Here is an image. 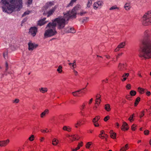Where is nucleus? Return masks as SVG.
<instances>
[{"mask_svg":"<svg viewBox=\"0 0 151 151\" xmlns=\"http://www.w3.org/2000/svg\"><path fill=\"white\" fill-rule=\"evenodd\" d=\"M56 8L55 7L52 8L51 9L47 12H45L44 11L43 13V14L44 15H47V17H48L52 15L54 12L55 11Z\"/></svg>","mask_w":151,"mask_h":151,"instance_id":"obj_8","label":"nucleus"},{"mask_svg":"<svg viewBox=\"0 0 151 151\" xmlns=\"http://www.w3.org/2000/svg\"><path fill=\"white\" fill-rule=\"evenodd\" d=\"M145 111H147V109H146L145 110H144L141 112L140 116V117L141 118H142L144 115L145 113Z\"/></svg>","mask_w":151,"mask_h":151,"instance_id":"obj_41","label":"nucleus"},{"mask_svg":"<svg viewBox=\"0 0 151 151\" xmlns=\"http://www.w3.org/2000/svg\"><path fill=\"white\" fill-rule=\"evenodd\" d=\"M141 21L144 25H151V11L147 12L143 15L141 19Z\"/></svg>","mask_w":151,"mask_h":151,"instance_id":"obj_5","label":"nucleus"},{"mask_svg":"<svg viewBox=\"0 0 151 151\" xmlns=\"http://www.w3.org/2000/svg\"><path fill=\"white\" fill-rule=\"evenodd\" d=\"M28 49L29 50H33L34 49L36 48L38 46V45L35 43H33L31 42H30L28 43Z\"/></svg>","mask_w":151,"mask_h":151,"instance_id":"obj_9","label":"nucleus"},{"mask_svg":"<svg viewBox=\"0 0 151 151\" xmlns=\"http://www.w3.org/2000/svg\"><path fill=\"white\" fill-rule=\"evenodd\" d=\"M126 88L127 89H130L131 88V85L129 84H127L126 86Z\"/></svg>","mask_w":151,"mask_h":151,"instance_id":"obj_55","label":"nucleus"},{"mask_svg":"<svg viewBox=\"0 0 151 151\" xmlns=\"http://www.w3.org/2000/svg\"><path fill=\"white\" fill-rule=\"evenodd\" d=\"M140 98L139 97H137L136 99L135 102H134V106H136L138 104L139 102L140 101Z\"/></svg>","mask_w":151,"mask_h":151,"instance_id":"obj_32","label":"nucleus"},{"mask_svg":"<svg viewBox=\"0 0 151 151\" xmlns=\"http://www.w3.org/2000/svg\"><path fill=\"white\" fill-rule=\"evenodd\" d=\"M83 145V142H81L80 143H78L77 147H76L75 149H72V151H76L78 150L79 149L80 147H82Z\"/></svg>","mask_w":151,"mask_h":151,"instance_id":"obj_26","label":"nucleus"},{"mask_svg":"<svg viewBox=\"0 0 151 151\" xmlns=\"http://www.w3.org/2000/svg\"><path fill=\"white\" fill-rule=\"evenodd\" d=\"M99 137L101 139H104L107 137V134L104 133L103 134L99 135Z\"/></svg>","mask_w":151,"mask_h":151,"instance_id":"obj_39","label":"nucleus"},{"mask_svg":"<svg viewBox=\"0 0 151 151\" xmlns=\"http://www.w3.org/2000/svg\"><path fill=\"white\" fill-rule=\"evenodd\" d=\"M151 36V31L146 30L144 33V38L141 41L139 56L145 59L151 58V40H150Z\"/></svg>","mask_w":151,"mask_h":151,"instance_id":"obj_1","label":"nucleus"},{"mask_svg":"<svg viewBox=\"0 0 151 151\" xmlns=\"http://www.w3.org/2000/svg\"><path fill=\"white\" fill-rule=\"evenodd\" d=\"M132 129L133 131H135L136 129L135 125H133L132 126Z\"/></svg>","mask_w":151,"mask_h":151,"instance_id":"obj_57","label":"nucleus"},{"mask_svg":"<svg viewBox=\"0 0 151 151\" xmlns=\"http://www.w3.org/2000/svg\"><path fill=\"white\" fill-rule=\"evenodd\" d=\"M35 139V136L33 135H32L28 139L30 141H33Z\"/></svg>","mask_w":151,"mask_h":151,"instance_id":"obj_42","label":"nucleus"},{"mask_svg":"<svg viewBox=\"0 0 151 151\" xmlns=\"http://www.w3.org/2000/svg\"><path fill=\"white\" fill-rule=\"evenodd\" d=\"M136 94V92L135 91H131L130 92V94L131 96H135Z\"/></svg>","mask_w":151,"mask_h":151,"instance_id":"obj_44","label":"nucleus"},{"mask_svg":"<svg viewBox=\"0 0 151 151\" xmlns=\"http://www.w3.org/2000/svg\"><path fill=\"white\" fill-rule=\"evenodd\" d=\"M145 89L139 87L138 88V91L141 94H143L145 92Z\"/></svg>","mask_w":151,"mask_h":151,"instance_id":"obj_31","label":"nucleus"},{"mask_svg":"<svg viewBox=\"0 0 151 151\" xmlns=\"http://www.w3.org/2000/svg\"><path fill=\"white\" fill-rule=\"evenodd\" d=\"M129 129L127 124L126 122H123L122 127H121V129L124 131L127 130Z\"/></svg>","mask_w":151,"mask_h":151,"instance_id":"obj_21","label":"nucleus"},{"mask_svg":"<svg viewBox=\"0 0 151 151\" xmlns=\"http://www.w3.org/2000/svg\"><path fill=\"white\" fill-rule=\"evenodd\" d=\"M149 133V131L148 130H145L144 131V134L145 135H148Z\"/></svg>","mask_w":151,"mask_h":151,"instance_id":"obj_53","label":"nucleus"},{"mask_svg":"<svg viewBox=\"0 0 151 151\" xmlns=\"http://www.w3.org/2000/svg\"><path fill=\"white\" fill-rule=\"evenodd\" d=\"M134 114H133L132 116H131L129 117V119L131 122H132L133 121V117L134 116Z\"/></svg>","mask_w":151,"mask_h":151,"instance_id":"obj_46","label":"nucleus"},{"mask_svg":"<svg viewBox=\"0 0 151 151\" xmlns=\"http://www.w3.org/2000/svg\"><path fill=\"white\" fill-rule=\"evenodd\" d=\"M93 122L94 125L95 127H98L99 126V122Z\"/></svg>","mask_w":151,"mask_h":151,"instance_id":"obj_47","label":"nucleus"},{"mask_svg":"<svg viewBox=\"0 0 151 151\" xmlns=\"http://www.w3.org/2000/svg\"><path fill=\"white\" fill-rule=\"evenodd\" d=\"M78 122L80 124V126H81V125H82L83 124V123L82 121H81L80 120L78 121Z\"/></svg>","mask_w":151,"mask_h":151,"instance_id":"obj_62","label":"nucleus"},{"mask_svg":"<svg viewBox=\"0 0 151 151\" xmlns=\"http://www.w3.org/2000/svg\"><path fill=\"white\" fill-rule=\"evenodd\" d=\"M92 4V1L91 0H88V1L87 4V7L89 8L91 6Z\"/></svg>","mask_w":151,"mask_h":151,"instance_id":"obj_37","label":"nucleus"},{"mask_svg":"<svg viewBox=\"0 0 151 151\" xmlns=\"http://www.w3.org/2000/svg\"><path fill=\"white\" fill-rule=\"evenodd\" d=\"M56 119V117L55 116H53L52 117V118H51L50 120H51L52 121H54Z\"/></svg>","mask_w":151,"mask_h":151,"instance_id":"obj_61","label":"nucleus"},{"mask_svg":"<svg viewBox=\"0 0 151 151\" xmlns=\"http://www.w3.org/2000/svg\"><path fill=\"white\" fill-rule=\"evenodd\" d=\"M123 54V53H119L118 54V55L116 56V61H117L118 59L122 56V55Z\"/></svg>","mask_w":151,"mask_h":151,"instance_id":"obj_48","label":"nucleus"},{"mask_svg":"<svg viewBox=\"0 0 151 151\" xmlns=\"http://www.w3.org/2000/svg\"><path fill=\"white\" fill-rule=\"evenodd\" d=\"M65 19L62 17H59L55 19L52 22L49 23L46 27V29L44 34L45 37H50L56 35L57 31L56 27L57 24L58 29L63 28L65 25Z\"/></svg>","mask_w":151,"mask_h":151,"instance_id":"obj_2","label":"nucleus"},{"mask_svg":"<svg viewBox=\"0 0 151 151\" xmlns=\"http://www.w3.org/2000/svg\"><path fill=\"white\" fill-rule=\"evenodd\" d=\"M146 94L147 96H149L150 95L151 93L150 91H147L146 92Z\"/></svg>","mask_w":151,"mask_h":151,"instance_id":"obj_59","label":"nucleus"},{"mask_svg":"<svg viewBox=\"0 0 151 151\" xmlns=\"http://www.w3.org/2000/svg\"><path fill=\"white\" fill-rule=\"evenodd\" d=\"M46 18H44L43 19L40 20L38 22L37 24L38 25L41 26L45 24L46 22L45 21Z\"/></svg>","mask_w":151,"mask_h":151,"instance_id":"obj_24","label":"nucleus"},{"mask_svg":"<svg viewBox=\"0 0 151 151\" xmlns=\"http://www.w3.org/2000/svg\"><path fill=\"white\" fill-rule=\"evenodd\" d=\"M109 133L111 138L113 139H115L116 138V134L112 130L110 131Z\"/></svg>","mask_w":151,"mask_h":151,"instance_id":"obj_28","label":"nucleus"},{"mask_svg":"<svg viewBox=\"0 0 151 151\" xmlns=\"http://www.w3.org/2000/svg\"><path fill=\"white\" fill-rule=\"evenodd\" d=\"M38 32L37 28L36 27H32L29 30V33L32 37L35 36Z\"/></svg>","mask_w":151,"mask_h":151,"instance_id":"obj_6","label":"nucleus"},{"mask_svg":"<svg viewBox=\"0 0 151 151\" xmlns=\"http://www.w3.org/2000/svg\"><path fill=\"white\" fill-rule=\"evenodd\" d=\"M26 3L27 4L29 5L31 4L32 2V0H25Z\"/></svg>","mask_w":151,"mask_h":151,"instance_id":"obj_45","label":"nucleus"},{"mask_svg":"<svg viewBox=\"0 0 151 151\" xmlns=\"http://www.w3.org/2000/svg\"><path fill=\"white\" fill-rule=\"evenodd\" d=\"M100 119V116H97L93 119L92 122H98Z\"/></svg>","mask_w":151,"mask_h":151,"instance_id":"obj_33","label":"nucleus"},{"mask_svg":"<svg viewBox=\"0 0 151 151\" xmlns=\"http://www.w3.org/2000/svg\"><path fill=\"white\" fill-rule=\"evenodd\" d=\"M63 130L68 132H70L71 130V128L70 127L65 126L63 127Z\"/></svg>","mask_w":151,"mask_h":151,"instance_id":"obj_29","label":"nucleus"},{"mask_svg":"<svg viewBox=\"0 0 151 151\" xmlns=\"http://www.w3.org/2000/svg\"><path fill=\"white\" fill-rule=\"evenodd\" d=\"M116 9H117V10H119V8L118 7H117V6L115 5L114 6H112L110 8L109 10H112Z\"/></svg>","mask_w":151,"mask_h":151,"instance_id":"obj_40","label":"nucleus"},{"mask_svg":"<svg viewBox=\"0 0 151 151\" xmlns=\"http://www.w3.org/2000/svg\"><path fill=\"white\" fill-rule=\"evenodd\" d=\"M87 104V101H85L82 104L81 106L80 107V109L81 110V113L82 115H84V109L85 108V106Z\"/></svg>","mask_w":151,"mask_h":151,"instance_id":"obj_17","label":"nucleus"},{"mask_svg":"<svg viewBox=\"0 0 151 151\" xmlns=\"http://www.w3.org/2000/svg\"><path fill=\"white\" fill-rule=\"evenodd\" d=\"M7 54L8 52L7 51H5L4 52L3 56L5 59H6V58H7Z\"/></svg>","mask_w":151,"mask_h":151,"instance_id":"obj_49","label":"nucleus"},{"mask_svg":"<svg viewBox=\"0 0 151 151\" xmlns=\"http://www.w3.org/2000/svg\"><path fill=\"white\" fill-rule=\"evenodd\" d=\"M129 75V74L128 73H124L121 78V81L122 82H124L125 81Z\"/></svg>","mask_w":151,"mask_h":151,"instance_id":"obj_20","label":"nucleus"},{"mask_svg":"<svg viewBox=\"0 0 151 151\" xmlns=\"http://www.w3.org/2000/svg\"><path fill=\"white\" fill-rule=\"evenodd\" d=\"M108 79H106L105 80H103L102 81V83H106L108 82Z\"/></svg>","mask_w":151,"mask_h":151,"instance_id":"obj_58","label":"nucleus"},{"mask_svg":"<svg viewBox=\"0 0 151 151\" xmlns=\"http://www.w3.org/2000/svg\"><path fill=\"white\" fill-rule=\"evenodd\" d=\"M126 98L127 99L130 100V98H131L130 96L129 95L126 96Z\"/></svg>","mask_w":151,"mask_h":151,"instance_id":"obj_63","label":"nucleus"},{"mask_svg":"<svg viewBox=\"0 0 151 151\" xmlns=\"http://www.w3.org/2000/svg\"><path fill=\"white\" fill-rule=\"evenodd\" d=\"M105 109L107 111H109L111 110L110 105L109 104H106L104 106Z\"/></svg>","mask_w":151,"mask_h":151,"instance_id":"obj_30","label":"nucleus"},{"mask_svg":"<svg viewBox=\"0 0 151 151\" xmlns=\"http://www.w3.org/2000/svg\"><path fill=\"white\" fill-rule=\"evenodd\" d=\"M93 101V99L91 98V99L88 103V104L89 105L91 104L92 103Z\"/></svg>","mask_w":151,"mask_h":151,"instance_id":"obj_60","label":"nucleus"},{"mask_svg":"<svg viewBox=\"0 0 151 151\" xmlns=\"http://www.w3.org/2000/svg\"><path fill=\"white\" fill-rule=\"evenodd\" d=\"M52 144L54 145H56L58 144V141L56 139H54L52 140Z\"/></svg>","mask_w":151,"mask_h":151,"instance_id":"obj_34","label":"nucleus"},{"mask_svg":"<svg viewBox=\"0 0 151 151\" xmlns=\"http://www.w3.org/2000/svg\"><path fill=\"white\" fill-rule=\"evenodd\" d=\"M19 102V100L18 99H15L13 101V103H17Z\"/></svg>","mask_w":151,"mask_h":151,"instance_id":"obj_56","label":"nucleus"},{"mask_svg":"<svg viewBox=\"0 0 151 151\" xmlns=\"http://www.w3.org/2000/svg\"><path fill=\"white\" fill-rule=\"evenodd\" d=\"M80 126H80V124H79V123L78 122H77L76 123H75V127L76 128H78L79 127H80Z\"/></svg>","mask_w":151,"mask_h":151,"instance_id":"obj_54","label":"nucleus"},{"mask_svg":"<svg viewBox=\"0 0 151 151\" xmlns=\"http://www.w3.org/2000/svg\"><path fill=\"white\" fill-rule=\"evenodd\" d=\"M92 142H88L86 144V148L88 149L90 148L91 145L92 144Z\"/></svg>","mask_w":151,"mask_h":151,"instance_id":"obj_43","label":"nucleus"},{"mask_svg":"<svg viewBox=\"0 0 151 151\" xmlns=\"http://www.w3.org/2000/svg\"><path fill=\"white\" fill-rule=\"evenodd\" d=\"M77 0H71V1L69 3V4L68 5L67 7H69L70 6H72L74 3Z\"/></svg>","mask_w":151,"mask_h":151,"instance_id":"obj_36","label":"nucleus"},{"mask_svg":"<svg viewBox=\"0 0 151 151\" xmlns=\"http://www.w3.org/2000/svg\"><path fill=\"white\" fill-rule=\"evenodd\" d=\"M39 89L40 92L42 93H46L48 90V89L47 87H42L40 88Z\"/></svg>","mask_w":151,"mask_h":151,"instance_id":"obj_23","label":"nucleus"},{"mask_svg":"<svg viewBox=\"0 0 151 151\" xmlns=\"http://www.w3.org/2000/svg\"><path fill=\"white\" fill-rule=\"evenodd\" d=\"M87 13V12L81 9V10L80 11V12L78 14H79L81 16H83L86 14Z\"/></svg>","mask_w":151,"mask_h":151,"instance_id":"obj_38","label":"nucleus"},{"mask_svg":"<svg viewBox=\"0 0 151 151\" xmlns=\"http://www.w3.org/2000/svg\"><path fill=\"white\" fill-rule=\"evenodd\" d=\"M81 10V6L79 5L76 6L71 11H69L65 14H64V19L66 21L71 18H75L77 14H79L80 11Z\"/></svg>","mask_w":151,"mask_h":151,"instance_id":"obj_4","label":"nucleus"},{"mask_svg":"<svg viewBox=\"0 0 151 151\" xmlns=\"http://www.w3.org/2000/svg\"><path fill=\"white\" fill-rule=\"evenodd\" d=\"M67 137H69L71 142H73L76 140H78L79 139V137L77 134L70 135H68Z\"/></svg>","mask_w":151,"mask_h":151,"instance_id":"obj_12","label":"nucleus"},{"mask_svg":"<svg viewBox=\"0 0 151 151\" xmlns=\"http://www.w3.org/2000/svg\"><path fill=\"white\" fill-rule=\"evenodd\" d=\"M124 8L126 10H128L129 9L130 7V4L129 3H126L124 5Z\"/></svg>","mask_w":151,"mask_h":151,"instance_id":"obj_35","label":"nucleus"},{"mask_svg":"<svg viewBox=\"0 0 151 151\" xmlns=\"http://www.w3.org/2000/svg\"><path fill=\"white\" fill-rule=\"evenodd\" d=\"M125 45V42H122L120 43L117 46V47L115 49V51L117 52L119 51L120 49L124 47Z\"/></svg>","mask_w":151,"mask_h":151,"instance_id":"obj_16","label":"nucleus"},{"mask_svg":"<svg viewBox=\"0 0 151 151\" xmlns=\"http://www.w3.org/2000/svg\"><path fill=\"white\" fill-rule=\"evenodd\" d=\"M76 60H74L73 63H68V65L70 66L71 68L73 70L76 67Z\"/></svg>","mask_w":151,"mask_h":151,"instance_id":"obj_22","label":"nucleus"},{"mask_svg":"<svg viewBox=\"0 0 151 151\" xmlns=\"http://www.w3.org/2000/svg\"><path fill=\"white\" fill-rule=\"evenodd\" d=\"M10 142V140L7 139L5 140L0 141V147H5Z\"/></svg>","mask_w":151,"mask_h":151,"instance_id":"obj_11","label":"nucleus"},{"mask_svg":"<svg viewBox=\"0 0 151 151\" xmlns=\"http://www.w3.org/2000/svg\"><path fill=\"white\" fill-rule=\"evenodd\" d=\"M110 118V116L108 115L106 116L104 119V120L105 122L107 121Z\"/></svg>","mask_w":151,"mask_h":151,"instance_id":"obj_52","label":"nucleus"},{"mask_svg":"<svg viewBox=\"0 0 151 151\" xmlns=\"http://www.w3.org/2000/svg\"><path fill=\"white\" fill-rule=\"evenodd\" d=\"M101 95L99 94H97L96 96L95 100V105L99 106L101 102Z\"/></svg>","mask_w":151,"mask_h":151,"instance_id":"obj_19","label":"nucleus"},{"mask_svg":"<svg viewBox=\"0 0 151 151\" xmlns=\"http://www.w3.org/2000/svg\"><path fill=\"white\" fill-rule=\"evenodd\" d=\"M44 139H45V138L43 137H42L40 139V142H43L44 140Z\"/></svg>","mask_w":151,"mask_h":151,"instance_id":"obj_64","label":"nucleus"},{"mask_svg":"<svg viewBox=\"0 0 151 151\" xmlns=\"http://www.w3.org/2000/svg\"><path fill=\"white\" fill-rule=\"evenodd\" d=\"M83 89H81L72 93L73 95L75 96H82V93L83 92Z\"/></svg>","mask_w":151,"mask_h":151,"instance_id":"obj_15","label":"nucleus"},{"mask_svg":"<svg viewBox=\"0 0 151 151\" xmlns=\"http://www.w3.org/2000/svg\"><path fill=\"white\" fill-rule=\"evenodd\" d=\"M54 5V1L48 2L46 3L45 5L43 7V10H46L47 9L50 8L52 6Z\"/></svg>","mask_w":151,"mask_h":151,"instance_id":"obj_10","label":"nucleus"},{"mask_svg":"<svg viewBox=\"0 0 151 151\" xmlns=\"http://www.w3.org/2000/svg\"><path fill=\"white\" fill-rule=\"evenodd\" d=\"M63 68L62 66V65H60L58 66L56 71L58 73H61L63 71Z\"/></svg>","mask_w":151,"mask_h":151,"instance_id":"obj_27","label":"nucleus"},{"mask_svg":"<svg viewBox=\"0 0 151 151\" xmlns=\"http://www.w3.org/2000/svg\"><path fill=\"white\" fill-rule=\"evenodd\" d=\"M103 4V2L102 1H99L94 3L93 4V8L95 9L100 8Z\"/></svg>","mask_w":151,"mask_h":151,"instance_id":"obj_7","label":"nucleus"},{"mask_svg":"<svg viewBox=\"0 0 151 151\" xmlns=\"http://www.w3.org/2000/svg\"><path fill=\"white\" fill-rule=\"evenodd\" d=\"M73 72L75 76H77L78 75V72L75 69L73 70Z\"/></svg>","mask_w":151,"mask_h":151,"instance_id":"obj_50","label":"nucleus"},{"mask_svg":"<svg viewBox=\"0 0 151 151\" xmlns=\"http://www.w3.org/2000/svg\"><path fill=\"white\" fill-rule=\"evenodd\" d=\"M65 31L67 33H74L76 32V30L73 27H68L66 28Z\"/></svg>","mask_w":151,"mask_h":151,"instance_id":"obj_14","label":"nucleus"},{"mask_svg":"<svg viewBox=\"0 0 151 151\" xmlns=\"http://www.w3.org/2000/svg\"><path fill=\"white\" fill-rule=\"evenodd\" d=\"M49 113V111L48 109H45L43 112L40 115L41 118H45L47 115Z\"/></svg>","mask_w":151,"mask_h":151,"instance_id":"obj_18","label":"nucleus"},{"mask_svg":"<svg viewBox=\"0 0 151 151\" xmlns=\"http://www.w3.org/2000/svg\"><path fill=\"white\" fill-rule=\"evenodd\" d=\"M127 65L126 63H119L118 67V69L120 71H123L126 70Z\"/></svg>","mask_w":151,"mask_h":151,"instance_id":"obj_13","label":"nucleus"},{"mask_svg":"<svg viewBox=\"0 0 151 151\" xmlns=\"http://www.w3.org/2000/svg\"><path fill=\"white\" fill-rule=\"evenodd\" d=\"M3 11L11 13L15 9L22 7V0H2L1 1Z\"/></svg>","mask_w":151,"mask_h":151,"instance_id":"obj_3","label":"nucleus"},{"mask_svg":"<svg viewBox=\"0 0 151 151\" xmlns=\"http://www.w3.org/2000/svg\"><path fill=\"white\" fill-rule=\"evenodd\" d=\"M129 148V145L128 144H126L125 145L122 147L120 149V151H126Z\"/></svg>","mask_w":151,"mask_h":151,"instance_id":"obj_25","label":"nucleus"},{"mask_svg":"<svg viewBox=\"0 0 151 151\" xmlns=\"http://www.w3.org/2000/svg\"><path fill=\"white\" fill-rule=\"evenodd\" d=\"M29 11H27L24 12V13L22 15V17H24L27 15L29 14Z\"/></svg>","mask_w":151,"mask_h":151,"instance_id":"obj_51","label":"nucleus"}]
</instances>
